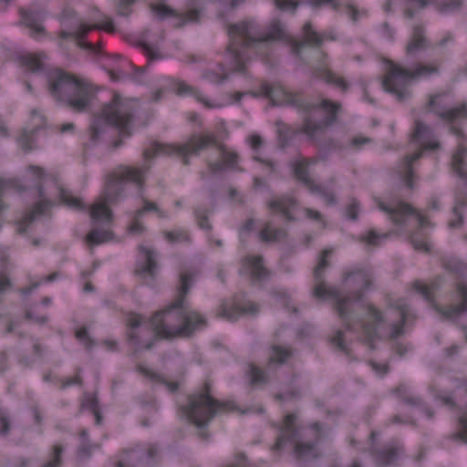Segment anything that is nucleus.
I'll return each instance as SVG.
<instances>
[{"label": "nucleus", "instance_id": "obj_1", "mask_svg": "<svg viewBox=\"0 0 467 467\" xmlns=\"http://www.w3.org/2000/svg\"><path fill=\"white\" fill-rule=\"evenodd\" d=\"M194 283V275L189 272L180 274L177 298L164 310L156 312L149 324L155 337L144 346L150 349L156 337H190L193 333L207 325V320L200 313L192 310L186 296Z\"/></svg>", "mask_w": 467, "mask_h": 467}, {"label": "nucleus", "instance_id": "obj_2", "mask_svg": "<svg viewBox=\"0 0 467 467\" xmlns=\"http://www.w3.org/2000/svg\"><path fill=\"white\" fill-rule=\"evenodd\" d=\"M330 250H324L320 255L317 265L314 269V277L317 283L314 287V296L317 298L335 299V309L344 321H348L351 316L350 306L354 302L360 301L364 293L372 288L374 275L370 270L358 269L350 272L344 276V283L348 287V293L343 296L335 286H327L324 281L325 270L328 267L327 257Z\"/></svg>", "mask_w": 467, "mask_h": 467}, {"label": "nucleus", "instance_id": "obj_3", "mask_svg": "<svg viewBox=\"0 0 467 467\" xmlns=\"http://www.w3.org/2000/svg\"><path fill=\"white\" fill-rule=\"evenodd\" d=\"M261 91L265 97L270 99L272 106L287 105L297 109L303 115L302 130L307 141L317 147L320 152L327 153L337 148V142L327 135L324 124H317L313 119V110L317 105L309 102L298 93L285 91L281 87H274L264 83Z\"/></svg>", "mask_w": 467, "mask_h": 467}, {"label": "nucleus", "instance_id": "obj_4", "mask_svg": "<svg viewBox=\"0 0 467 467\" xmlns=\"http://www.w3.org/2000/svg\"><path fill=\"white\" fill-rule=\"evenodd\" d=\"M227 33L230 37L224 57L232 72L244 73L245 63L241 48H246L254 43L280 40L285 36L284 26L279 20L272 21L263 34L254 20L246 19L229 24Z\"/></svg>", "mask_w": 467, "mask_h": 467}, {"label": "nucleus", "instance_id": "obj_5", "mask_svg": "<svg viewBox=\"0 0 467 467\" xmlns=\"http://www.w3.org/2000/svg\"><path fill=\"white\" fill-rule=\"evenodd\" d=\"M134 110L132 102L115 94L89 127V140L92 144H96L99 140L100 135L105 133L108 126H113L119 130L120 139L112 143V149L116 150L120 147L122 139L131 135L130 127L134 119Z\"/></svg>", "mask_w": 467, "mask_h": 467}, {"label": "nucleus", "instance_id": "obj_6", "mask_svg": "<svg viewBox=\"0 0 467 467\" xmlns=\"http://www.w3.org/2000/svg\"><path fill=\"white\" fill-rule=\"evenodd\" d=\"M49 94L58 102L66 103L72 110L83 112L90 105L91 91L76 76L59 67L47 73Z\"/></svg>", "mask_w": 467, "mask_h": 467}, {"label": "nucleus", "instance_id": "obj_7", "mask_svg": "<svg viewBox=\"0 0 467 467\" xmlns=\"http://www.w3.org/2000/svg\"><path fill=\"white\" fill-rule=\"evenodd\" d=\"M235 406L231 401H219L211 395V385L204 382L203 388L189 397V403L185 407V413L188 418L200 429L199 436L206 440L208 433L202 429L205 428L213 418L221 411L234 410Z\"/></svg>", "mask_w": 467, "mask_h": 467}, {"label": "nucleus", "instance_id": "obj_8", "mask_svg": "<svg viewBox=\"0 0 467 467\" xmlns=\"http://www.w3.org/2000/svg\"><path fill=\"white\" fill-rule=\"evenodd\" d=\"M148 169L149 167H126L118 177L110 176L100 195V200L93 204H110L124 201V193L128 190L126 182L135 183L137 191L140 192L143 175Z\"/></svg>", "mask_w": 467, "mask_h": 467}, {"label": "nucleus", "instance_id": "obj_9", "mask_svg": "<svg viewBox=\"0 0 467 467\" xmlns=\"http://www.w3.org/2000/svg\"><path fill=\"white\" fill-rule=\"evenodd\" d=\"M413 132L410 135V141L418 143L421 149L404 159V182L410 188H413L415 174L412 170V162L421 158L424 150H436L441 148L440 142L435 139L432 129L420 119H416Z\"/></svg>", "mask_w": 467, "mask_h": 467}, {"label": "nucleus", "instance_id": "obj_10", "mask_svg": "<svg viewBox=\"0 0 467 467\" xmlns=\"http://www.w3.org/2000/svg\"><path fill=\"white\" fill-rule=\"evenodd\" d=\"M216 137L214 134H205L201 137H192L185 144L178 145H162L153 143L150 150H145L143 156L150 159L157 155H169L176 153L182 157L183 164H189L190 155H198L200 150L206 149L210 145H216Z\"/></svg>", "mask_w": 467, "mask_h": 467}, {"label": "nucleus", "instance_id": "obj_11", "mask_svg": "<svg viewBox=\"0 0 467 467\" xmlns=\"http://www.w3.org/2000/svg\"><path fill=\"white\" fill-rule=\"evenodd\" d=\"M296 416L288 414L285 417L284 426L276 439L273 450H282L285 442L294 443V456L297 460L308 461L317 458L314 443L301 441L299 431L295 425Z\"/></svg>", "mask_w": 467, "mask_h": 467}, {"label": "nucleus", "instance_id": "obj_12", "mask_svg": "<svg viewBox=\"0 0 467 467\" xmlns=\"http://www.w3.org/2000/svg\"><path fill=\"white\" fill-rule=\"evenodd\" d=\"M414 289L420 294L423 298L431 304L435 311L441 316L442 319L456 320L461 315L467 312V284L461 283L457 285V293L461 303L456 306H450L447 308L441 307L433 302L432 293L439 289L437 283H431L426 285L420 281L413 283Z\"/></svg>", "mask_w": 467, "mask_h": 467}, {"label": "nucleus", "instance_id": "obj_13", "mask_svg": "<svg viewBox=\"0 0 467 467\" xmlns=\"http://www.w3.org/2000/svg\"><path fill=\"white\" fill-rule=\"evenodd\" d=\"M78 210L88 212L89 213L92 229L87 235V241L91 244H99L109 241L112 238V232L109 230H99L100 226H108L111 223L113 213L109 206H75Z\"/></svg>", "mask_w": 467, "mask_h": 467}, {"label": "nucleus", "instance_id": "obj_14", "mask_svg": "<svg viewBox=\"0 0 467 467\" xmlns=\"http://www.w3.org/2000/svg\"><path fill=\"white\" fill-rule=\"evenodd\" d=\"M314 163H316V161L300 156L292 161L290 165L296 180L312 193L323 196L324 202H335L337 201L335 192L321 184H317L309 175L308 166Z\"/></svg>", "mask_w": 467, "mask_h": 467}, {"label": "nucleus", "instance_id": "obj_15", "mask_svg": "<svg viewBox=\"0 0 467 467\" xmlns=\"http://www.w3.org/2000/svg\"><path fill=\"white\" fill-rule=\"evenodd\" d=\"M413 80L411 71L396 64H390L382 80L384 89L395 95L399 101H403L410 95L409 86Z\"/></svg>", "mask_w": 467, "mask_h": 467}, {"label": "nucleus", "instance_id": "obj_16", "mask_svg": "<svg viewBox=\"0 0 467 467\" xmlns=\"http://www.w3.org/2000/svg\"><path fill=\"white\" fill-rule=\"evenodd\" d=\"M446 93H438L429 96L427 107L439 118L448 123L460 122L467 119V105L462 103L458 107L448 108L444 101Z\"/></svg>", "mask_w": 467, "mask_h": 467}, {"label": "nucleus", "instance_id": "obj_17", "mask_svg": "<svg viewBox=\"0 0 467 467\" xmlns=\"http://www.w3.org/2000/svg\"><path fill=\"white\" fill-rule=\"evenodd\" d=\"M160 4H150V8L154 16L163 20L167 17H174V27L181 28L187 23H196L200 20L201 10L193 8L187 12H178L174 8L166 5L167 0H159Z\"/></svg>", "mask_w": 467, "mask_h": 467}, {"label": "nucleus", "instance_id": "obj_18", "mask_svg": "<svg viewBox=\"0 0 467 467\" xmlns=\"http://www.w3.org/2000/svg\"><path fill=\"white\" fill-rule=\"evenodd\" d=\"M367 451L370 454L378 467H388L395 464L404 452V450L399 441H390L382 448H378L376 445L369 446Z\"/></svg>", "mask_w": 467, "mask_h": 467}, {"label": "nucleus", "instance_id": "obj_19", "mask_svg": "<svg viewBox=\"0 0 467 467\" xmlns=\"http://www.w3.org/2000/svg\"><path fill=\"white\" fill-rule=\"evenodd\" d=\"M18 12L21 16L20 25L30 28L31 37L38 39L47 35V30L43 26V22L47 16V10L46 8L29 9L20 7Z\"/></svg>", "mask_w": 467, "mask_h": 467}, {"label": "nucleus", "instance_id": "obj_20", "mask_svg": "<svg viewBox=\"0 0 467 467\" xmlns=\"http://www.w3.org/2000/svg\"><path fill=\"white\" fill-rule=\"evenodd\" d=\"M157 453L158 450L153 445L148 448L137 447L125 451L122 458L117 463V467H136L140 464H150Z\"/></svg>", "mask_w": 467, "mask_h": 467}, {"label": "nucleus", "instance_id": "obj_21", "mask_svg": "<svg viewBox=\"0 0 467 467\" xmlns=\"http://www.w3.org/2000/svg\"><path fill=\"white\" fill-rule=\"evenodd\" d=\"M139 249L140 256L136 264L135 275L140 278L154 279L159 271L158 253L154 249L143 245H140Z\"/></svg>", "mask_w": 467, "mask_h": 467}, {"label": "nucleus", "instance_id": "obj_22", "mask_svg": "<svg viewBox=\"0 0 467 467\" xmlns=\"http://www.w3.org/2000/svg\"><path fill=\"white\" fill-rule=\"evenodd\" d=\"M431 0H404V16L405 17L411 19L414 17L417 11L425 8ZM438 8L442 13H448L455 11L461 8V0H444L440 1L437 4Z\"/></svg>", "mask_w": 467, "mask_h": 467}, {"label": "nucleus", "instance_id": "obj_23", "mask_svg": "<svg viewBox=\"0 0 467 467\" xmlns=\"http://www.w3.org/2000/svg\"><path fill=\"white\" fill-rule=\"evenodd\" d=\"M379 207L397 224L405 223L410 218H414L420 226H424L426 223L425 218L417 213L413 206L384 205Z\"/></svg>", "mask_w": 467, "mask_h": 467}, {"label": "nucleus", "instance_id": "obj_24", "mask_svg": "<svg viewBox=\"0 0 467 467\" xmlns=\"http://www.w3.org/2000/svg\"><path fill=\"white\" fill-rule=\"evenodd\" d=\"M385 322L382 313L374 306H368L367 318L362 321L361 326L363 332L369 343L379 338L378 327Z\"/></svg>", "mask_w": 467, "mask_h": 467}, {"label": "nucleus", "instance_id": "obj_25", "mask_svg": "<svg viewBox=\"0 0 467 467\" xmlns=\"http://www.w3.org/2000/svg\"><path fill=\"white\" fill-rule=\"evenodd\" d=\"M314 105H317V108L313 110V119L315 118V113L320 109H323L326 113V116L321 121H317V124H324L326 127H329L333 125L337 121V112L341 109V104L339 102H333L329 99H322L320 103H316L310 101Z\"/></svg>", "mask_w": 467, "mask_h": 467}, {"label": "nucleus", "instance_id": "obj_26", "mask_svg": "<svg viewBox=\"0 0 467 467\" xmlns=\"http://www.w3.org/2000/svg\"><path fill=\"white\" fill-rule=\"evenodd\" d=\"M155 213L160 218H166L167 215L160 209L159 206H143L138 210L132 216V221L128 227L129 233L131 234H141L145 231V227L141 224L140 220L143 216L150 213Z\"/></svg>", "mask_w": 467, "mask_h": 467}, {"label": "nucleus", "instance_id": "obj_27", "mask_svg": "<svg viewBox=\"0 0 467 467\" xmlns=\"http://www.w3.org/2000/svg\"><path fill=\"white\" fill-rule=\"evenodd\" d=\"M286 237V232L283 228L274 226V220L265 223L259 232V238L264 243H277Z\"/></svg>", "mask_w": 467, "mask_h": 467}, {"label": "nucleus", "instance_id": "obj_28", "mask_svg": "<svg viewBox=\"0 0 467 467\" xmlns=\"http://www.w3.org/2000/svg\"><path fill=\"white\" fill-rule=\"evenodd\" d=\"M305 41L293 43V51L296 55H298L301 48L306 45H312L314 47H319L323 43V38L320 36L313 28L311 23L305 24L303 27Z\"/></svg>", "mask_w": 467, "mask_h": 467}, {"label": "nucleus", "instance_id": "obj_29", "mask_svg": "<svg viewBox=\"0 0 467 467\" xmlns=\"http://www.w3.org/2000/svg\"><path fill=\"white\" fill-rule=\"evenodd\" d=\"M427 47V40L424 36V29L421 26H416L413 28L411 39L407 45V54L408 55H415L420 50L425 49Z\"/></svg>", "mask_w": 467, "mask_h": 467}, {"label": "nucleus", "instance_id": "obj_30", "mask_svg": "<svg viewBox=\"0 0 467 467\" xmlns=\"http://www.w3.org/2000/svg\"><path fill=\"white\" fill-rule=\"evenodd\" d=\"M257 311L258 306L254 303H249L248 306H223L220 312V316L230 321H234L243 314L254 315Z\"/></svg>", "mask_w": 467, "mask_h": 467}, {"label": "nucleus", "instance_id": "obj_31", "mask_svg": "<svg viewBox=\"0 0 467 467\" xmlns=\"http://www.w3.org/2000/svg\"><path fill=\"white\" fill-rule=\"evenodd\" d=\"M44 54H26L19 57L21 64L32 73H38L45 69Z\"/></svg>", "mask_w": 467, "mask_h": 467}, {"label": "nucleus", "instance_id": "obj_32", "mask_svg": "<svg viewBox=\"0 0 467 467\" xmlns=\"http://www.w3.org/2000/svg\"><path fill=\"white\" fill-rule=\"evenodd\" d=\"M214 210L209 206H197L194 210V216L198 226L203 230L211 231L213 224L211 217L213 215Z\"/></svg>", "mask_w": 467, "mask_h": 467}, {"label": "nucleus", "instance_id": "obj_33", "mask_svg": "<svg viewBox=\"0 0 467 467\" xmlns=\"http://www.w3.org/2000/svg\"><path fill=\"white\" fill-rule=\"evenodd\" d=\"M277 132L282 147H285L297 134L302 133V125L298 129H293L282 120L276 121Z\"/></svg>", "mask_w": 467, "mask_h": 467}, {"label": "nucleus", "instance_id": "obj_34", "mask_svg": "<svg viewBox=\"0 0 467 467\" xmlns=\"http://www.w3.org/2000/svg\"><path fill=\"white\" fill-rule=\"evenodd\" d=\"M246 262L251 267L252 275L258 280H265L269 275L268 271L263 265L262 256L246 257Z\"/></svg>", "mask_w": 467, "mask_h": 467}, {"label": "nucleus", "instance_id": "obj_35", "mask_svg": "<svg viewBox=\"0 0 467 467\" xmlns=\"http://www.w3.org/2000/svg\"><path fill=\"white\" fill-rule=\"evenodd\" d=\"M35 209L27 213L21 220L16 222V232L24 234L36 217L44 213L45 206H34Z\"/></svg>", "mask_w": 467, "mask_h": 467}, {"label": "nucleus", "instance_id": "obj_36", "mask_svg": "<svg viewBox=\"0 0 467 467\" xmlns=\"http://www.w3.org/2000/svg\"><path fill=\"white\" fill-rule=\"evenodd\" d=\"M139 369L143 376H145L146 378L150 379L154 382L163 384L168 388V389L171 392H175L179 388V384L177 382H170L167 379H165L161 374L150 368L140 367Z\"/></svg>", "mask_w": 467, "mask_h": 467}, {"label": "nucleus", "instance_id": "obj_37", "mask_svg": "<svg viewBox=\"0 0 467 467\" xmlns=\"http://www.w3.org/2000/svg\"><path fill=\"white\" fill-rule=\"evenodd\" d=\"M218 67L221 73H217L216 71L212 69L203 70L202 74V78L215 84H221L226 79H228L229 74L226 70L225 66L223 63H219Z\"/></svg>", "mask_w": 467, "mask_h": 467}, {"label": "nucleus", "instance_id": "obj_38", "mask_svg": "<svg viewBox=\"0 0 467 467\" xmlns=\"http://www.w3.org/2000/svg\"><path fill=\"white\" fill-rule=\"evenodd\" d=\"M162 235L170 244L191 243L190 234L182 229H174L172 231H163Z\"/></svg>", "mask_w": 467, "mask_h": 467}, {"label": "nucleus", "instance_id": "obj_39", "mask_svg": "<svg viewBox=\"0 0 467 467\" xmlns=\"http://www.w3.org/2000/svg\"><path fill=\"white\" fill-rule=\"evenodd\" d=\"M291 357V351L287 348L274 346L269 354L270 364H285L286 360Z\"/></svg>", "mask_w": 467, "mask_h": 467}, {"label": "nucleus", "instance_id": "obj_40", "mask_svg": "<svg viewBox=\"0 0 467 467\" xmlns=\"http://www.w3.org/2000/svg\"><path fill=\"white\" fill-rule=\"evenodd\" d=\"M63 452L64 447L60 444H55L51 448L48 460L41 467H61Z\"/></svg>", "mask_w": 467, "mask_h": 467}, {"label": "nucleus", "instance_id": "obj_41", "mask_svg": "<svg viewBox=\"0 0 467 467\" xmlns=\"http://www.w3.org/2000/svg\"><path fill=\"white\" fill-rule=\"evenodd\" d=\"M218 148L221 150L223 165L226 168L236 170L239 160L238 154L234 151L227 150L225 146L223 144L219 145Z\"/></svg>", "mask_w": 467, "mask_h": 467}, {"label": "nucleus", "instance_id": "obj_42", "mask_svg": "<svg viewBox=\"0 0 467 467\" xmlns=\"http://www.w3.org/2000/svg\"><path fill=\"white\" fill-rule=\"evenodd\" d=\"M321 78L326 82L335 85L343 92H346L348 88V84L347 83V81L343 78L337 76L334 72L330 70H323Z\"/></svg>", "mask_w": 467, "mask_h": 467}, {"label": "nucleus", "instance_id": "obj_43", "mask_svg": "<svg viewBox=\"0 0 467 467\" xmlns=\"http://www.w3.org/2000/svg\"><path fill=\"white\" fill-rule=\"evenodd\" d=\"M291 206H270L273 217H277L285 222H293L296 220L294 213L290 209Z\"/></svg>", "mask_w": 467, "mask_h": 467}, {"label": "nucleus", "instance_id": "obj_44", "mask_svg": "<svg viewBox=\"0 0 467 467\" xmlns=\"http://www.w3.org/2000/svg\"><path fill=\"white\" fill-rule=\"evenodd\" d=\"M411 71L413 79L428 77L439 72V67L433 65L418 64Z\"/></svg>", "mask_w": 467, "mask_h": 467}, {"label": "nucleus", "instance_id": "obj_45", "mask_svg": "<svg viewBox=\"0 0 467 467\" xmlns=\"http://www.w3.org/2000/svg\"><path fill=\"white\" fill-rule=\"evenodd\" d=\"M178 93L180 95L191 94L193 97H195L198 101L203 103L207 108L213 107L207 99H205L204 98L202 97V94L198 89H196L195 88L189 86L185 83L179 84Z\"/></svg>", "mask_w": 467, "mask_h": 467}, {"label": "nucleus", "instance_id": "obj_46", "mask_svg": "<svg viewBox=\"0 0 467 467\" xmlns=\"http://www.w3.org/2000/svg\"><path fill=\"white\" fill-rule=\"evenodd\" d=\"M57 194L62 204H82L83 200L80 197L74 196L71 192L61 186L57 187Z\"/></svg>", "mask_w": 467, "mask_h": 467}, {"label": "nucleus", "instance_id": "obj_47", "mask_svg": "<svg viewBox=\"0 0 467 467\" xmlns=\"http://www.w3.org/2000/svg\"><path fill=\"white\" fill-rule=\"evenodd\" d=\"M35 133L36 130H32L30 131H27L26 130H24L21 136L18 139V142L22 149L28 152L35 149L34 144V139H35Z\"/></svg>", "mask_w": 467, "mask_h": 467}, {"label": "nucleus", "instance_id": "obj_48", "mask_svg": "<svg viewBox=\"0 0 467 467\" xmlns=\"http://www.w3.org/2000/svg\"><path fill=\"white\" fill-rule=\"evenodd\" d=\"M462 206H453L451 217L448 221V226L451 229H460L463 225Z\"/></svg>", "mask_w": 467, "mask_h": 467}, {"label": "nucleus", "instance_id": "obj_49", "mask_svg": "<svg viewBox=\"0 0 467 467\" xmlns=\"http://www.w3.org/2000/svg\"><path fill=\"white\" fill-rule=\"evenodd\" d=\"M12 428V420L6 410L0 406V436L9 435Z\"/></svg>", "mask_w": 467, "mask_h": 467}, {"label": "nucleus", "instance_id": "obj_50", "mask_svg": "<svg viewBox=\"0 0 467 467\" xmlns=\"http://www.w3.org/2000/svg\"><path fill=\"white\" fill-rule=\"evenodd\" d=\"M387 237V234H379L375 230H370L367 234L362 235L360 239L369 245L378 246L382 241L386 240Z\"/></svg>", "mask_w": 467, "mask_h": 467}, {"label": "nucleus", "instance_id": "obj_51", "mask_svg": "<svg viewBox=\"0 0 467 467\" xmlns=\"http://www.w3.org/2000/svg\"><path fill=\"white\" fill-rule=\"evenodd\" d=\"M248 374L250 376V382L252 385L264 384L266 382L265 373L254 365L249 366Z\"/></svg>", "mask_w": 467, "mask_h": 467}, {"label": "nucleus", "instance_id": "obj_52", "mask_svg": "<svg viewBox=\"0 0 467 467\" xmlns=\"http://www.w3.org/2000/svg\"><path fill=\"white\" fill-rule=\"evenodd\" d=\"M77 338L81 341L87 349L90 350L96 344L95 341L89 337L88 333V328L86 327H82L76 332Z\"/></svg>", "mask_w": 467, "mask_h": 467}, {"label": "nucleus", "instance_id": "obj_53", "mask_svg": "<svg viewBox=\"0 0 467 467\" xmlns=\"http://www.w3.org/2000/svg\"><path fill=\"white\" fill-rule=\"evenodd\" d=\"M406 322V315L404 312H400V324H392L391 330L389 337L390 339H396L399 337L404 334V325Z\"/></svg>", "mask_w": 467, "mask_h": 467}, {"label": "nucleus", "instance_id": "obj_54", "mask_svg": "<svg viewBox=\"0 0 467 467\" xmlns=\"http://www.w3.org/2000/svg\"><path fill=\"white\" fill-rule=\"evenodd\" d=\"M84 409L89 410L92 413L99 411V406L98 398L95 395L92 397L86 395L81 401V410Z\"/></svg>", "mask_w": 467, "mask_h": 467}, {"label": "nucleus", "instance_id": "obj_55", "mask_svg": "<svg viewBox=\"0 0 467 467\" xmlns=\"http://www.w3.org/2000/svg\"><path fill=\"white\" fill-rule=\"evenodd\" d=\"M275 6L283 11L295 12L300 5L298 0H274Z\"/></svg>", "mask_w": 467, "mask_h": 467}, {"label": "nucleus", "instance_id": "obj_56", "mask_svg": "<svg viewBox=\"0 0 467 467\" xmlns=\"http://www.w3.org/2000/svg\"><path fill=\"white\" fill-rule=\"evenodd\" d=\"M462 431L453 435V440L467 443V413L463 415L461 420Z\"/></svg>", "mask_w": 467, "mask_h": 467}, {"label": "nucleus", "instance_id": "obj_57", "mask_svg": "<svg viewBox=\"0 0 467 467\" xmlns=\"http://www.w3.org/2000/svg\"><path fill=\"white\" fill-rule=\"evenodd\" d=\"M253 160L262 164L268 171L269 173H274L275 171L276 163L273 160L265 159L259 155L254 156Z\"/></svg>", "mask_w": 467, "mask_h": 467}, {"label": "nucleus", "instance_id": "obj_58", "mask_svg": "<svg viewBox=\"0 0 467 467\" xmlns=\"http://www.w3.org/2000/svg\"><path fill=\"white\" fill-rule=\"evenodd\" d=\"M444 267L453 273H461L464 269L462 262L456 259H448L444 262Z\"/></svg>", "mask_w": 467, "mask_h": 467}, {"label": "nucleus", "instance_id": "obj_59", "mask_svg": "<svg viewBox=\"0 0 467 467\" xmlns=\"http://www.w3.org/2000/svg\"><path fill=\"white\" fill-rule=\"evenodd\" d=\"M140 46L142 47L144 53L148 56L150 61H153L162 57L161 53L157 49H154L147 43H140Z\"/></svg>", "mask_w": 467, "mask_h": 467}, {"label": "nucleus", "instance_id": "obj_60", "mask_svg": "<svg viewBox=\"0 0 467 467\" xmlns=\"http://www.w3.org/2000/svg\"><path fill=\"white\" fill-rule=\"evenodd\" d=\"M402 401L411 407H420L423 404L422 400L411 392L407 396H402Z\"/></svg>", "mask_w": 467, "mask_h": 467}, {"label": "nucleus", "instance_id": "obj_61", "mask_svg": "<svg viewBox=\"0 0 467 467\" xmlns=\"http://www.w3.org/2000/svg\"><path fill=\"white\" fill-rule=\"evenodd\" d=\"M307 3L315 9L319 8L323 5H331L334 9H337V0H307Z\"/></svg>", "mask_w": 467, "mask_h": 467}, {"label": "nucleus", "instance_id": "obj_62", "mask_svg": "<svg viewBox=\"0 0 467 467\" xmlns=\"http://www.w3.org/2000/svg\"><path fill=\"white\" fill-rule=\"evenodd\" d=\"M134 3V0H121L118 6V13L120 16H128L130 14L129 7Z\"/></svg>", "mask_w": 467, "mask_h": 467}, {"label": "nucleus", "instance_id": "obj_63", "mask_svg": "<svg viewBox=\"0 0 467 467\" xmlns=\"http://www.w3.org/2000/svg\"><path fill=\"white\" fill-rule=\"evenodd\" d=\"M332 343L338 349H340V350H342L344 352L347 351V348H346V347H345V345L343 343V332L342 331L338 330L337 332V335L332 339Z\"/></svg>", "mask_w": 467, "mask_h": 467}, {"label": "nucleus", "instance_id": "obj_64", "mask_svg": "<svg viewBox=\"0 0 467 467\" xmlns=\"http://www.w3.org/2000/svg\"><path fill=\"white\" fill-rule=\"evenodd\" d=\"M227 467H249L246 462V455L244 453H239L236 456V462L230 464Z\"/></svg>", "mask_w": 467, "mask_h": 467}]
</instances>
